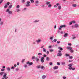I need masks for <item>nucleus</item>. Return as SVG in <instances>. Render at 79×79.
Wrapping results in <instances>:
<instances>
[{
    "mask_svg": "<svg viewBox=\"0 0 79 79\" xmlns=\"http://www.w3.org/2000/svg\"><path fill=\"white\" fill-rule=\"evenodd\" d=\"M46 5H50V2H47L46 3Z\"/></svg>",
    "mask_w": 79,
    "mask_h": 79,
    "instance_id": "nucleus-21",
    "label": "nucleus"
},
{
    "mask_svg": "<svg viewBox=\"0 0 79 79\" xmlns=\"http://www.w3.org/2000/svg\"><path fill=\"white\" fill-rule=\"evenodd\" d=\"M58 53H57V56H61L62 55V53L61 52V51L60 50L58 51Z\"/></svg>",
    "mask_w": 79,
    "mask_h": 79,
    "instance_id": "nucleus-1",
    "label": "nucleus"
},
{
    "mask_svg": "<svg viewBox=\"0 0 79 79\" xmlns=\"http://www.w3.org/2000/svg\"><path fill=\"white\" fill-rule=\"evenodd\" d=\"M57 40H56V39H55L53 41L54 42H56Z\"/></svg>",
    "mask_w": 79,
    "mask_h": 79,
    "instance_id": "nucleus-27",
    "label": "nucleus"
},
{
    "mask_svg": "<svg viewBox=\"0 0 79 79\" xmlns=\"http://www.w3.org/2000/svg\"><path fill=\"white\" fill-rule=\"evenodd\" d=\"M74 26L76 27H77L78 26V25L77 24H75L74 25Z\"/></svg>",
    "mask_w": 79,
    "mask_h": 79,
    "instance_id": "nucleus-28",
    "label": "nucleus"
},
{
    "mask_svg": "<svg viewBox=\"0 0 79 79\" xmlns=\"http://www.w3.org/2000/svg\"><path fill=\"white\" fill-rule=\"evenodd\" d=\"M27 64H29L30 65H32V64H33V63H32V62H31L30 63L29 61H27Z\"/></svg>",
    "mask_w": 79,
    "mask_h": 79,
    "instance_id": "nucleus-5",
    "label": "nucleus"
},
{
    "mask_svg": "<svg viewBox=\"0 0 79 79\" xmlns=\"http://www.w3.org/2000/svg\"><path fill=\"white\" fill-rule=\"evenodd\" d=\"M44 57H46V56H47L46 55L44 54Z\"/></svg>",
    "mask_w": 79,
    "mask_h": 79,
    "instance_id": "nucleus-62",
    "label": "nucleus"
},
{
    "mask_svg": "<svg viewBox=\"0 0 79 79\" xmlns=\"http://www.w3.org/2000/svg\"><path fill=\"white\" fill-rule=\"evenodd\" d=\"M73 56H69V58L70 60H71V59H73Z\"/></svg>",
    "mask_w": 79,
    "mask_h": 79,
    "instance_id": "nucleus-15",
    "label": "nucleus"
},
{
    "mask_svg": "<svg viewBox=\"0 0 79 79\" xmlns=\"http://www.w3.org/2000/svg\"><path fill=\"white\" fill-rule=\"evenodd\" d=\"M60 62H57V65H60Z\"/></svg>",
    "mask_w": 79,
    "mask_h": 79,
    "instance_id": "nucleus-26",
    "label": "nucleus"
},
{
    "mask_svg": "<svg viewBox=\"0 0 79 79\" xmlns=\"http://www.w3.org/2000/svg\"><path fill=\"white\" fill-rule=\"evenodd\" d=\"M30 1L31 2V3H33L34 2V1L33 0H30Z\"/></svg>",
    "mask_w": 79,
    "mask_h": 79,
    "instance_id": "nucleus-24",
    "label": "nucleus"
},
{
    "mask_svg": "<svg viewBox=\"0 0 79 79\" xmlns=\"http://www.w3.org/2000/svg\"><path fill=\"white\" fill-rule=\"evenodd\" d=\"M29 3H30V2H27L26 6H30V4Z\"/></svg>",
    "mask_w": 79,
    "mask_h": 79,
    "instance_id": "nucleus-6",
    "label": "nucleus"
},
{
    "mask_svg": "<svg viewBox=\"0 0 79 79\" xmlns=\"http://www.w3.org/2000/svg\"><path fill=\"white\" fill-rule=\"evenodd\" d=\"M50 52H53V49H51V50H50Z\"/></svg>",
    "mask_w": 79,
    "mask_h": 79,
    "instance_id": "nucleus-42",
    "label": "nucleus"
},
{
    "mask_svg": "<svg viewBox=\"0 0 79 79\" xmlns=\"http://www.w3.org/2000/svg\"><path fill=\"white\" fill-rule=\"evenodd\" d=\"M41 69H44V68H44V66H41Z\"/></svg>",
    "mask_w": 79,
    "mask_h": 79,
    "instance_id": "nucleus-29",
    "label": "nucleus"
},
{
    "mask_svg": "<svg viewBox=\"0 0 79 79\" xmlns=\"http://www.w3.org/2000/svg\"><path fill=\"white\" fill-rule=\"evenodd\" d=\"M49 54V51H47V55H48Z\"/></svg>",
    "mask_w": 79,
    "mask_h": 79,
    "instance_id": "nucleus-44",
    "label": "nucleus"
},
{
    "mask_svg": "<svg viewBox=\"0 0 79 79\" xmlns=\"http://www.w3.org/2000/svg\"><path fill=\"white\" fill-rule=\"evenodd\" d=\"M65 56H69V54H66Z\"/></svg>",
    "mask_w": 79,
    "mask_h": 79,
    "instance_id": "nucleus-50",
    "label": "nucleus"
},
{
    "mask_svg": "<svg viewBox=\"0 0 79 79\" xmlns=\"http://www.w3.org/2000/svg\"><path fill=\"white\" fill-rule=\"evenodd\" d=\"M68 45H69V46H71V44L70 43H69Z\"/></svg>",
    "mask_w": 79,
    "mask_h": 79,
    "instance_id": "nucleus-55",
    "label": "nucleus"
},
{
    "mask_svg": "<svg viewBox=\"0 0 79 79\" xmlns=\"http://www.w3.org/2000/svg\"><path fill=\"white\" fill-rule=\"evenodd\" d=\"M16 11L17 12H18L20 10H19V9H17Z\"/></svg>",
    "mask_w": 79,
    "mask_h": 79,
    "instance_id": "nucleus-49",
    "label": "nucleus"
},
{
    "mask_svg": "<svg viewBox=\"0 0 79 79\" xmlns=\"http://www.w3.org/2000/svg\"><path fill=\"white\" fill-rule=\"evenodd\" d=\"M48 7L49 8H51L52 7V4H49L48 5Z\"/></svg>",
    "mask_w": 79,
    "mask_h": 79,
    "instance_id": "nucleus-22",
    "label": "nucleus"
},
{
    "mask_svg": "<svg viewBox=\"0 0 79 79\" xmlns=\"http://www.w3.org/2000/svg\"><path fill=\"white\" fill-rule=\"evenodd\" d=\"M41 78L43 79H44L46 78V75H44L42 76Z\"/></svg>",
    "mask_w": 79,
    "mask_h": 79,
    "instance_id": "nucleus-8",
    "label": "nucleus"
},
{
    "mask_svg": "<svg viewBox=\"0 0 79 79\" xmlns=\"http://www.w3.org/2000/svg\"><path fill=\"white\" fill-rule=\"evenodd\" d=\"M60 27H66V25H61L60 26Z\"/></svg>",
    "mask_w": 79,
    "mask_h": 79,
    "instance_id": "nucleus-10",
    "label": "nucleus"
},
{
    "mask_svg": "<svg viewBox=\"0 0 79 79\" xmlns=\"http://www.w3.org/2000/svg\"><path fill=\"white\" fill-rule=\"evenodd\" d=\"M61 8V6H58V9H59V10H60Z\"/></svg>",
    "mask_w": 79,
    "mask_h": 79,
    "instance_id": "nucleus-23",
    "label": "nucleus"
},
{
    "mask_svg": "<svg viewBox=\"0 0 79 79\" xmlns=\"http://www.w3.org/2000/svg\"><path fill=\"white\" fill-rule=\"evenodd\" d=\"M3 74H4V72H2L0 73V75H1V76H2V75H3Z\"/></svg>",
    "mask_w": 79,
    "mask_h": 79,
    "instance_id": "nucleus-17",
    "label": "nucleus"
},
{
    "mask_svg": "<svg viewBox=\"0 0 79 79\" xmlns=\"http://www.w3.org/2000/svg\"><path fill=\"white\" fill-rule=\"evenodd\" d=\"M8 7V6L7 5H6L4 6V8H6Z\"/></svg>",
    "mask_w": 79,
    "mask_h": 79,
    "instance_id": "nucleus-35",
    "label": "nucleus"
},
{
    "mask_svg": "<svg viewBox=\"0 0 79 79\" xmlns=\"http://www.w3.org/2000/svg\"><path fill=\"white\" fill-rule=\"evenodd\" d=\"M69 62H72V61H73V60H69Z\"/></svg>",
    "mask_w": 79,
    "mask_h": 79,
    "instance_id": "nucleus-51",
    "label": "nucleus"
},
{
    "mask_svg": "<svg viewBox=\"0 0 79 79\" xmlns=\"http://www.w3.org/2000/svg\"><path fill=\"white\" fill-rule=\"evenodd\" d=\"M60 41H57V44H60Z\"/></svg>",
    "mask_w": 79,
    "mask_h": 79,
    "instance_id": "nucleus-56",
    "label": "nucleus"
},
{
    "mask_svg": "<svg viewBox=\"0 0 79 79\" xmlns=\"http://www.w3.org/2000/svg\"><path fill=\"white\" fill-rule=\"evenodd\" d=\"M73 6V7H76V6H77V5L76 4H73L72 5Z\"/></svg>",
    "mask_w": 79,
    "mask_h": 79,
    "instance_id": "nucleus-19",
    "label": "nucleus"
},
{
    "mask_svg": "<svg viewBox=\"0 0 79 79\" xmlns=\"http://www.w3.org/2000/svg\"><path fill=\"white\" fill-rule=\"evenodd\" d=\"M39 59H38L37 58H36V61H39Z\"/></svg>",
    "mask_w": 79,
    "mask_h": 79,
    "instance_id": "nucleus-30",
    "label": "nucleus"
},
{
    "mask_svg": "<svg viewBox=\"0 0 79 79\" xmlns=\"http://www.w3.org/2000/svg\"><path fill=\"white\" fill-rule=\"evenodd\" d=\"M35 59V56H33L32 57V60H34V59Z\"/></svg>",
    "mask_w": 79,
    "mask_h": 79,
    "instance_id": "nucleus-38",
    "label": "nucleus"
},
{
    "mask_svg": "<svg viewBox=\"0 0 79 79\" xmlns=\"http://www.w3.org/2000/svg\"><path fill=\"white\" fill-rule=\"evenodd\" d=\"M49 48H52V46H49Z\"/></svg>",
    "mask_w": 79,
    "mask_h": 79,
    "instance_id": "nucleus-61",
    "label": "nucleus"
},
{
    "mask_svg": "<svg viewBox=\"0 0 79 79\" xmlns=\"http://www.w3.org/2000/svg\"><path fill=\"white\" fill-rule=\"evenodd\" d=\"M44 57H42L41 58V61L42 63H44Z\"/></svg>",
    "mask_w": 79,
    "mask_h": 79,
    "instance_id": "nucleus-7",
    "label": "nucleus"
},
{
    "mask_svg": "<svg viewBox=\"0 0 79 79\" xmlns=\"http://www.w3.org/2000/svg\"><path fill=\"white\" fill-rule=\"evenodd\" d=\"M58 49H59V50H60L61 51H62V50H63V48H60V47H58Z\"/></svg>",
    "mask_w": 79,
    "mask_h": 79,
    "instance_id": "nucleus-16",
    "label": "nucleus"
},
{
    "mask_svg": "<svg viewBox=\"0 0 79 79\" xmlns=\"http://www.w3.org/2000/svg\"><path fill=\"white\" fill-rule=\"evenodd\" d=\"M11 69H15V67H13V66H12L11 67Z\"/></svg>",
    "mask_w": 79,
    "mask_h": 79,
    "instance_id": "nucleus-39",
    "label": "nucleus"
},
{
    "mask_svg": "<svg viewBox=\"0 0 79 79\" xmlns=\"http://www.w3.org/2000/svg\"><path fill=\"white\" fill-rule=\"evenodd\" d=\"M10 2H8L6 4V5H10Z\"/></svg>",
    "mask_w": 79,
    "mask_h": 79,
    "instance_id": "nucleus-36",
    "label": "nucleus"
},
{
    "mask_svg": "<svg viewBox=\"0 0 79 79\" xmlns=\"http://www.w3.org/2000/svg\"><path fill=\"white\" fill-rule=\"evenodd\" d=\"M61 28H62V27H60L59 28V30H61Z\"/></svg>",
    "mask_w": 79,
    "mask_h": 79,
    "instance_id": "nucleus-59",
    "label": "nucleus"
},
{
    "mask_svg": "<svg viewBox=\"0 0 79 79\" xmlns=\"http://www.w3.org/2000/svg\"><path fill=\"white\" fill-rule=\"evenodd\" d=\"M68 66L70 67L69 68V69H76L75 68H73L71 67V66H73L71 64H69L68 65Z\"/></svg>",
    "mask_w": 79,
    "mask_h": 79,
    "instance_id": "nucleus-3",
    "label": "nucleus"
},
{
    "mask_svg": "<svg viewBox=\"0 0 79 79\" xmlns=\"http://www.w3.org/2000/svg\"><path fill=\"white\" fill-rule=\"evenodd\" d=\"M50 39L51 40H52V39H53V37H50Z\"/></svg>",
    "mask_w": 79,
    "mask_h": 79,
    "instance_id": "nucleus-54",
    "label": "nucleus"
},
{
    "mask_svg": "<svg viewBox=\"0 0 79 79\" xmlns=\"http://www.w3.org/2000/svg\"><path fill=\"white\" fill-rule=\"evenodd\" d=\"M60 5V3H57L56 4V5L57 6H59V5Z\"/></svg>",
    "mask_w": 79,
    "mask_h": 79,
    "instance_id": "nucleus-41",
    "label": "nucleus"
},
{
    "mask_svg": "<svg viewBox=\"0 0 79 79\" xmlns=\"http://www.w3.org/2000/svg\"><path fill=\"white\" fill-rule=\"evenodd\" d=\"M24 61H25V59H24L23 60H22V63H23Z\"/></svg>",
    "mask_w": 79,
    "mask_h": 79,
    "instance_id": "nucleus-46",
    "label": "nucleus"
},
{
    "mask_svg": "<svg viewBox=\"0 0 79 79\" xmlns=\"http://www.w3.org/2000/svg\"><path fill=\"white\" fill-rule=\"evenodd\" d=\"M43 50L44 52H47V50H46V49H45V48H44L43 49Z\"/></svg>",
    "mask_w": 79,
    "mask_h": 79,
    "instance_id": "nucleus-14",
    "label": "nucleus"
},
{
    "mask_svg": "<svg viewBox=\"0 0 79 79\" xmlns=\"http://www.w3.org/2000/svg\"><path fill=\"white\" fill-rule=\"evenodd\" d=\"M2 2H3V0H1L0 1V4L1 3H2Z\"/></svg>",
    "mask_w": 79,
    "mask_h": 79,
    "instance_id": "nucleus-47",
    "label": "nucleus"
},
{
    "mask_svg": "<svg viewBox=\"0 0 79 79\" xmlns=\"http://www.w3.org/2000/svg\"><path fill=\"white\" fill-rule=\"evenodd\" d=\"M6 69H10V68L9 67H7Z\"/></svg>",
    "mask_w": 79,
    "mask_h": 79,
    "instance_id": "nucleus-57",
    "label": "nucleus"
},
{
    "mask_svg": "<svg viewBox=\"0 0 79 79\" xmlns=\"http://www.w3.org/2000/svg\"><path fill=\"white\" fill-rule=\"evenodd\" d=\"M25 2V1H24V0H22V3H24V2Z\"/></svg>",
    "mask_w": 79,
    "mask_h": 79,
    "instance_id": "nucleus-52",
    "label": "nucleus"
},
{
    "mask_svg": "<svg viewBox=\"0 0 79 79\" xmlns=\"http://www.w3.org/2000/svg\"><path fill=\"white\" fill-rule=\"evenodd\" d=\"M61 34H63V31H61V32H60Z\"/></svg>",
    "mask_w": 79,
    "mask_h": 79,
    "instance_id": "nucleus-60",
    "label": "nucleus"
},
{
    "mask_svg": "<svg viewBox=\"0 0 79 79\" xmlns=\"http://www.w3.org/2000/svg\"><path fill=\"white\" fill-rule=\"evenodd\" d=\"M66 48L67 49H69V50H71L72 49V48H70L69 47H66Z\"/></svg>",
    "mask_w": 79,
    "mask_h": 79,
    "instance_id": "nucleus-9",
    "label": "nucleus"
},
{
    "mask_svg": "<svg viewBox=\"0 0 79 79\" xmlns=\"http://www.w3.org/2000/svg\"><path fill=\"white\" fill-rule=\"evenodd\" d=\"M25 68H26L27 67V65H25L24 66Z\"/></svg>",
    "mask_w": 79,
    "mask_h": 79,
    "instance_id": "nucleus-64",
    "label": "nucleus"
},
{
    "mask_svg": "<svg viewBox=\"0 0 79 79\" xmlns=\"http://www.w3.org/2000/svg\"><path fill=\"white\" fill-rule=\"evenodd\" d=\"M38 55H42V54L41 53H40L38 54Z\"/></svg>",
    "mask_w": 79,
    "mask_h": 79,
    "instance_id": "nucleus-37",
    "label": "nucleus"
},
{
    "mask_svg": "<svg viewBox=\"0 0 79 79\" xmlns=\"http://www.w3.org/2000/svg\"><path fill=\"white\" fill-rule=\"evenodd\" d=\"M63 79H66V77H63Z\"/></svg>",
    "mask_w": 79,
    "mask_h": 79,
    "instance_id": "nucleus-33",
    "label": "nucleus"
},
{
    "mask_svg": "<svg viewBox=\"0 0 79 79\" xmlns=\"http://www.w3.org/2000/svg\"><path fill=\"white\" fill-rule=\"evenodd\" d=\"M39 20H36L34 22V23H37V22H39Z\"/></svg>",
    "mask_w": 79,
    "mask_h": 79,
    "instance_id": "nucleus-32",
    "label": "nucleus"
},
{
    "mask_svg": "<svg viewBox=\"0 0 79 79\" xmlns=\"http://www.w3.org/2000/svg\"><path fill=\"white\" fill-rule=\"evenodd\" d=\"M70 50L72 53H73V52H74V51H73V50H72V49Z\"/></svg>",
    "mask_w": 79,
    "mask_h": 79,
    "instance_id": "nucleus-48",
    "label": "nucleus"
},
{
    "mask_svg": "<svg viewBox=\"0 0 79 79\" xmlns=\"http://www.w3.org/2000/svg\"><path fill=\"white\" fill-rule=\"evenodd\" d=\"M72 23H76V21H72Z\"/></svg>",
    "mask_w": 79,
    "mask_h": 79,
    "instance_id": "nucleus-31",
    "label": "nucleus"
},
{
    "mask_svg": "<svg viewBox=\"0 0 79 79\" xmlns=\"http://www.w3.org/2000/svg\"><path fill=\"white\" fill-rule=\"evenodd\" d=\"M2 24H3V22H2L0 23V25H2Z\"/></svg>",
    "mask_w": 79,
    "mask_h": 79,
    "instance_id": "nucleus-53",
    "label": "nucleus"
},
{
    "mask_svg": "<svg viewBox=\"0 0 79 79\" xmlns=\"http://www.w3.org/2000/svg\"><path fill=\"white\" fill-rule=\"evenodd\" d=\"M38 2H39V1H36V3H37V4H38Z\"/></svg>",
    "mask_w": 79,
    "mask_h": 79,
    "instance_id": "nucleus-58",
    "label": "nucleus"
},
{
    "mask_svg": "<svg viewBox=\"0 0 79 79\" xmlns=\"http://www.w3.org/2000/svg\"><path fill=\"white\" fill-rule=\"evenodd\" d=\"M68 36V33H65L64 35V37H65Z\"/></svg>",
    "mask_w": 79,
    "mask_h": 79,
    "instance_id": "nucleus-12",
    "label": "nucleus"
},
{
    "mask_svg": "<svg viewBox=\"0 0 79 79\" xmlns=\"http://www.w3.org/2000/svg\"><path fill=\"white\" fill-rule=\"evenodd\" d=\"M16 8H19V5H17L16 6Z\"/></svg>",
    "mask_w": 79,
    "mask_h": 79,
    "instance_id": "nucleus-34",
    "label": "nucleus"
},
{
    "mask_svg": "<svg viewBox=\"0 0 79 79\" xmlns=\"http://www.w3.org/2000/svg\"><path fill=\"white\" fill-rule=\"evenodd\" d=\"M49 64L51 65V66H52V65H53V63L52 62H50L49 63Z\"/></svg>",
    "mask_w": 79,
    "mask_h": 79,
    "instance_id": "nucleus-25",
    "label": "nucleus"
},
{
    "mask_svg": "<svg viewBox=\"0 0 79 79\" xmlns=\"http://www.w3.org/2000/svg\"><path fill=\"white\" fill-rule=\"evenodd\" d=\"M58 68V67L56 66L54 67V69H57Z\"/></svg>",
    "mask_w": 79,
    "mask_h": 79,
    "instance_id": "nucleus-11",
    "label": "nucleus"
},
{
    "mask_svg": "<svg viewBox=\"0 0 79 79\" xmlns=\"http://www.w3.org/2000/svg\"><path fill=\"white\" fill-rule=\"evenodd\" d=\"M72 22H70L69 23V25H71L72 24Z\"/></svg>",
    "mask_w": 79,
    "mask_h": 79,
    "instance_id": "nucleus-45",
    "label": "nucleus"
},
{
    "mask_svg": "<svg viewBox=\"0 0 79 79\" xmlns=\"http://www.w3.org/2000/svg\"><path fill=\"white\" fill-rule=\"evenodd\" d=\"M40 41H41V40H36V42H37V43H39L40 42Z\"/></svg>",
    "mask_w": 79,
    "mask_h": 79,
    "instance_id": "nucleus-13",
    "label": "nucleus"
},
{
    "mask_svg": "<svg viewBox=\"0 0 79 79\" xmlns=\"http://www.w3.org/2000/svg\"><path fill=\"white\" fill-rule=\"evenodd\" d=\"M2 68H5V66H3L2 67Z\"/></svg>",
    "mask_w": 79,
    "mask_h": 79,
    "instance_id": "nucleus-63",
    "label": "nucleus"
},
{
    "mask_svg": "<svg viewBox=\"0 0 79 79\" xmlns=\"http://www.w3.org/2000/svg\"><path fill=\"white\" fill-rule=\"evenodd\" d=\"M6 12H8L9 14H12V11L10 10L9 9H7L6 10Z\"/></svg>",
    "mask_w": 79,
    "mask_h": 79,
    "instance_id": "nucleus-4",
    "label": "nucleus"
},
{
    "mask_svg": "<svg viewBox=\"0 0 79 79\" xmlns=\"http://www.w3.org/2000/svg\"><path fill=\"white\" fill-rule=\"evenodd\" d=\"M11 7H12V5H10V6L9 7V8H11Z\"/></svg>",
    "mask_w": 79,
    "mask_h": 79,
    "instance_id": "nucleus-40",
    "label": "nucleus"
},
{
    "mask_svg": "<svg viewBox=\"0 0 79 79\" xmlns=\"http://www.w3.org/2000/svg\"><path fill=\"white\" fill-rule=\"evenodd\" d=\"M7 75V73H6L4 74V75L3 76V78H2V79H7L8 78V77H6V75Z\"/></svg>",
    "mask_w": 79,
    "mask_h": 79,
    "instance_id": "nucleus-2",
    "label": "nucleus"
},
{
    "mask_svg": "<svg viewBox=\"0 0 79 79\" xmlns=\"http://www.w3.org/2000/svg\"><path fill=\"white\" fill-rule=\"evenodd\" d=\"M72 36H73V37H72V39H76V37L74 36V35H72Z\"/></svg>",
    "mask_w": 79,
    "mask_h": 79,
    "instance_id": "nucleus-20",
    "label": "nucleus"
},
{
    "mask_svg": "<svg viewBox=\"0 0 79 79\" xmlns=\"http://www.w3.org/2000/svg\"><path fill=\"white\" fill-rule=\"evenodd\" d=\"M46 60H47V61H49L50 59L48 57H47L46 58Z\"/></svg>",
    "mask_w": 79,
    "mask_h": 79,
    "instance_id": "nucleus-18",
    "label": "nucleus"
},
{
    "mask_svg": "<svg viewBox=\"0 0 79 79\" xmlns=\"http://www.w3.org/2000/svg\"><path fill=\"white\" fill-rule=\"evenodd\" d=\"M58 71H54V73H58Z\"/></svg>",
    "mask_w": 79,
    "mask_h": 79,
    "instance_id": "nucleus-43",
    "label": "nucleus"
}]
</instances>
